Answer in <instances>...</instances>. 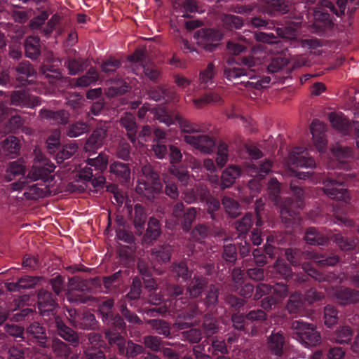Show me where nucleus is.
<instances>
[{"label":"nucleus","mask_w":359,"mask_h":359,"mask_svg":"<svg viewBox=\"0 0 359 359\" xmlns=\"http://www.w3.org/2000/svg\"><path fill=\"white\" fill-rule=\"evenodd\" d=\"M34 155L33 165L27 177L11 184V189L13 191L25 189L24 194L28 198H41L47 194L48 189L46 184L36 183L29 185L28 183L44 180L49 173L53 172L55 168L40 151L35 150Z\"/></svg>","instance_id":"obj_1"},{"label":"nucleus","mask_w":359,"mask_h":359,"mask_svg":"<svg viewBox=\"0 0 359 359\" xmlns=\"http://www.w3.org/2000/svg\"><path fill=\"white\" fill-rule=\"evenodd\" d=\"M312 175L313 172L311 171L298 172L296 175L297 178L290 182V189L296 198H286L280 210L281 221L287 227L294 224V221L299 214V209H302L304 205V191L301 187L299 180H306Z\"/></svg>","instance_id":"obj_2"},{"label":"nucleus","mask_w":359,"mask_h":359,"mask_svg":"<svg viewBox=\"0 0 359 359\" xmlns=\"http://www.w3.org/2000/svg\"><path fill=\"white\" fill-rule=\"evenodd\" d=\"M285 256L293 266H302L303 272L297 273L295 281L304 283L309 281L310 278L318 282L329 280V277L327 275L318 271L306 261L309 256L306 252L299 248H288L285 250Z\"/></svg>","instance_id":"obj_3"},{"label":"nucleus","mask_w":359,"mask_h":359,"mask_svg":"<svg viewBox=\"0 0 359 359\" xmlns=\"http://www.w3.org/2000/svg\"><path fill=\"white\" fill-rule=\"evenodd\" d=\"M355 177L353 173L329 172L322 180L323 191L332 199L346 202L349 199L346 187Z\"/></svg>","instance_id":"obj_4"},{"label":"nucleus","mask_w":359,"mask_h":359,"mask_svg":"<svg viewBox=\"0 0 359 359\" xmlns=\"http://www.w3.org/2000/svg\"><path fill=\"white\" fill-rule=\"evenodd\" d=\"M251 24L253 27L258 29H274V33H264V32H256L250 31H245L244 35L242 36V39L247 43V44H251L254 39L257 41H260L267 43H276L277 36L286 37L284 28L276 27L273 21L266 20L261 17H253L251 18Z\"/></svg>","instance_id":"obj_5"},{"label":"nucleus","mask_w":359,"mask_h":359,"mask_svg":"<svg viewBox=\"0 0 359 359\" xmlns=\"http://www.w3.org/2000/svg\"><path fill=\"white\" fill-rule=\"evenodd\" d=\"M203 278V292H206L203 304L206 306L207 313L203 315V337H210L216 333L218 329L216 318L214 316L215 306L218 301L219 288L217 285H210L205 287Z\"/></svg>","instance_id":"obj_6"},{"label":"nucleus","mask_w":359,"mask_h":359,"mask_svg":"<svg viewBox=\"0 0 359 359\" xmlns=\"http://www.w3.org/2000/svg\"><path fill=\"white\" fill-rule=\"evenodd\" d=\"M291 335L304 347L316 346L321 341L320 332L314 325L302 320H295L290 323Z\"/></svg>","instance_id":"obj_7"},{"label":"nucleus","mask_w":359,"mask_h":359,"mask_svg":"<svg viewBox=\"0 0 359 359\" xmlns=\"http://www.w3.org/2000/svg\"><path fill=\"white\" fill-rule=\"evenodd\" d=\"M142 172L144 178L138 180L136 191L150 200L160 192L162 186L158 175L153 172L151 165H144Z\"/></svg>","instance_id":"obj_8"},{"label":"nucleus","mask_w":359,"mask_h":359,"mask_svg":"<svg viewBox=\"0 0 359 359\" xmlns=\"http://www.w3.org/2000/svg\"><path fill=\"white\" fill-rule=\"evenodd\" d=\"M241 63L246 67H233L226 69L224 70V75L228 80L236 79L243 76H248L250 79L254 78L255 69L253 67L255 66V60L252 57H243L241 59Z\"/></svg>","instance_id":"obj_9"},{"label":"nucleus","mask_w":359,"mask_h":359,"mask_svg":"<svg viewBox=\"0 0 359 359\" xmlns=\"http://www.w3.org/2000/svg\"><path fill=\"white\" fill-rule=\"evenodd\" d=\"M288 163L297 167L306 168L316 167L315 160L309 156L307 149L303 147L294 148L290 153Z\"/></svg>","instance_id":"obj_10"},{"label":"nucleus","mask_w":359,"mask_h":359,"mask_svg":"<svg viewBox=\"0 0 359 359\" xmlns=\"http://www.w3.org/2000/svg\"><path fill=\"white\" fill-rule=\"evenodd\" d=\"M313 143L319 151H322L327 146L325 135L326 126L321 121L314 119L310 126Z\"/></svg>","instance_id":"obj_11"},{"label":"nucleus","mask_w":359,"mask_h":359,"mask_svg":"<svg viewBox=\"0 0 359 359\" xmlns=\"http://www.w3.org/2000/svg\"><path fill=\"white\" fill-rule=\"evenodd\" d=\"M262 8L269 15L276 16L289 12L290 4L288 0H262Z\"/></svg>","instance_id":"obj_12"},{"label":"nucleus","mask_w":359,"mask_h":359,"mask_svg":"<svg viewBox=\"0 0 359 359\" xmlns=\"http://www.w3.org/2000/svg\"><path fill=\"white\" fill-rule=\"evenodd\" d=\"M203 203H205V208L203 210V219L210 218L212 221L217 222L220 217V202L217 198L208 196L204 188Z\"/></svg>","instance_id":"obj_13"},{"label":"nucleus","mask_w":359,"mask_h":359,"mask_svg":"<svg viewBox=\"0 0 359 359\" xmlns=\"http://www.w3.org/2000/svg\"><path fill=\"white\" fill-rule=\"evenodd\" d=\"M285 344V337L282 331H273L267 338V347L269 351L278 358L283 356Z\"/></svg>","instance_id":"obj_14"},{"label":"nucleus","mask_w":359,"mask_h":359,"mask_svg":"<svg viewBox=\"0 0 359 359\" xmlns=\"http://www.w3.org/2000/svg\"><path fill=\"white\" fill-rule=\"evenodd\" d=\"M222 36L223 34L218 29H203V50L213 52Z\"/></svg>","instance_id":"obj_15"},{"label":"nucleus","mask_w":359,"mask_h":359,"mask_svg":"<svg viewBox=\"0 0 359 359\" xmlns=\"http://www.w3.org/2000/svg\"><path fill=\"white\" fill-rule=\"evenodd\" d=\"M329 120L334 128L348 134L352 130H354L353 123L356 121L351 123L342 114L332 112L329 114Z\"/></svg>","instance_id":"obj_16"},{"label":"nucleus","mask_w":359,"mask_h":359,"mask_svg":"<svg viewBox=\"0 0 359 359\" xmlns=\"http://www.w3.org/2000/svg\"><path fill=\"white\" fill-rule=\"evenodd\" d=\"M182 131L185 133L184 139L185 142L192 147L201 150V135L199 131L194 130L189 123L184 122L181 125Z\"/></svg>","instance_id":"obj_17"},{"label":"nucleus","mask_w":359,"mask_h":359,"mask_svg":"<svg viewBox=\"0 0 359 359\" xmlns=\"http://www.w3.org/2000/svg\"><path fill=\"white\" fill-rule=\"evenodd\" d=\"M334 296L342 305L356 303L359 301V291L348 287H339L336 290Z\"/></svg>","instance_id":"obj_18"},{"label":"nucleus","mask_w":359,"mask_h":359,"mask_svg":"<svg viewBox=\"0 0 359 359\" xmlns=\"http://www.w3.org/2000/svg\"><path fill=\"white\" fill-rule=\"evenodd\" d=\"M272 273L279 278H282L286 282L293 279L295 281L297 273L292 271L290 266L286 262L281 259H278L273 264Z\"/></svg>","instance_id":"obj_19"},{"label":"nucleus","mask_w":359,"mask_h":359,"mask_svg":"<svg viewBox=\"0 0 359 359\" xmlns=\"http://www.w3.org/2000/svg\"><path fill=\"white\" fill-rule=\"evenodd\" d=\"M272 168V162L269 159L252 162L248 165V172L254 177H259L263 179Z\"/></svg>","instance_id":"obj_20"},{"label":"nucleus","mask_w":359,"mask_h":359,"mask_svg":"<svg viewBox=\"0 0 359 359\" xmlns=\"http://www.w3.org/2000/svg\"><path fill=\"white\" fill-rule=\"evenodd\" d=\"M241 169L238 165H230L227 167L221 176V189H225L233 185L236 178L241 174Z\"/></svg>","instance_id":"obj_21"},{"label":"nucleus","mask_w":359,"mask_h":359,"mask_svg":"<svg viewBox=\"0 0 359 359\" xmlns=\"http://www.w3.org/2000/svg\"><path fill=\"white\" fill-rule=\"evenodd\" d=\"M304 240L306 243L312 245H325L327 244L329 237L314 227L307 229Z\"/></svg>","instance_id":"obj_22"},{"label":"nucleus","mask_w":359,"mask_h":359,"mask_svg":"<svg viewBox=\"0 0 359 359\" xmlns=\"http://www.w3.org/2000/svg\"><path fill=\"white\" fill-rule=\"evenodd\" d=\"M105 135V128H100L95 130L88 139L85 145V149L87 151H90L100 148L104 144Z\"/></svg>","instance_id":"obj_23"},{"label":"nucleus","mask_w":359,"mask_h":359,"mask_svg":"<svg viewBox=\"0 0 359 359\" xmlns=\"http://www.w3.org/2000/svg\"><path fill=\"white\" fill-rule=\"evenodd\" d=\"M25 171V165L22 160H18L9 163L5 175L7 182L12 181L15 177L23 175Z\"/></svg>","instance_id":"obj_24"},{"label":"nucleus","mask_w":359,"mask_h":359,"mask_svg":"<svg viewBox=\"0 0 359 359\" xmlns=\"http://www.w3.org/2000/svg\"><path fill=\"white\" fill-rule=\"evenodd\" d=\"M331 238L343 251H351L356 247V242L354 239L341 233H334Z\"/></svg>","instance_id":"obj_25"},{"label":"nucleus","mask_w":359,"mask_h":359,"mask_svg":"<svg viewBox=\"0 0 359 359\" xmlns=\"http://www.w3.org/2000/svg\"><path fill=\"white\" fill-rule=\"evenodd\" d=\"M304 308V302L299 293L292 294L287 301L286 309L290 313L296 314Z\"/></svg>","instance_id":"obj_26"},{"label":"nucleus","mask_w":359,"mask_h":359,"mask_svg":"<svg viewBox=\"0 0 359 359\" xmlns=\"http://www.w3.org/2000/svg\"><path fill=\"white\" fill-rule=\"evenodd\" d=\"M39 309L43 315L52 311L55 306V302L48 292L42 291L39 294Z\"/></svg>","instance_id":"obj_27"},{"label":"nucleus","mask_w":359,"mask_h":359,"mask_svg":"<svg viewBox=\"0 0 359 359\" xmlns=\"http://www.w3.org/2000/svg\"><path fill=\"white\" fill-rule=\"evenodd\" d=\"M222 258L227 265H233L238 258V248L235 244L224 245Z\"/></svg>","instance_id":"obj_28"},{"label":"nucleus","mask_w":359,"mask_h":359,"mask_svg":"<svg viewBox=\"0 0 359 359\" xmlns=\"http://www.w3.org/2000/svg\"><path fill=\"white\" fill-rule=\"evenodd\" d=\"M253 217L254 215L252 213L247 212L241 219L235 222V228L239 232L241 236L245 235L251 229Z\"/></svg>","instance_id":"obj_29"},{"label":"nucleus","mask_w":359,"mask_h":359,"mask_svg":"<svg viewBox=\"0 0 359 359\" xmlns=\"http://www.w3.org/2000/svg\"><path fill=\"white\" fill-rule=\"evenodd\" d=\"M353 336V331L348 326H342L337 330L333 334V339L339 344H348L351 342Z\"/></svg>","instance_id":"obj_30"},{"label":"nucleus","mask_w":359,"mask_h":359,"mask_svg":"<svg viewBox=\"0 0 359 359\" xmlns=\"http://www.w3.org/2000/svg\"><path fill=\"white\" fill-rule=\"evenodd\" d=\"M332 153L341 167H345L352 158L351 149L348 147H337L332 149Z\"/></svg>","instance_id":"obj_31"},{"label":"nucleus","mask_w":359,"mask_h":359,"mask_svg":"<svg viewBox=\"0 0 359 359\" xmlns=\"http://www.w3.org/2000/svg\"><path fill=\"white\" fill-rule=\"evenodd\" d=\"M222 205L230 217L234 218L240 215L241 208L236 200L229 196H224L222 198Z\"/></svg>","instance_id":"obj_32"},{"label":"nucleus","mask_w":359,"mask_h":359,"mask_svg":"<svg viewBox=\"0 0 359 359\" xmlns=\"http://www.w3.org/2000/svg\"><path fill=\"white\" fill-rule=\"evenodd\" d=\"M25 48L28 57L36 58L39 54V39L36 36L29 37L25 42Z\"/></svg>","instance_id":"obj_33"},{"label":"nucleus","mask_w":359,"mask_h":359,"mask_svg":"<svg viewBox=\"0 0 359 359\" xmlns=\"http://www.w3.org/2000/svg\"><path fill=\"white\" fill-rule=\"evenodd\" d=\"M324 323L327 327H331L338 321V311L332 305L324 308Z\"/></svg>","instance_id":"obj_34"},{"label":"nucleus","mask_w":359,"mask_h":359,"mask_svg":"<svg viewBox=\"0 0 359 359\" xmlns=\"http://www.w3.org/2000/svg\"><path fill=\"white\" fill-rule=\"evenodd\" d=\"M121 124L127 130L130 139L133 144L137 147V144L133 139V135L136 132V124L134 121L133 116L130 114H126L125 116L121 118Z\"/></svg>","instance_id":"obj_35"},{"label":"nucleus","mask_w":359,"mask_h":359,"mask_svg":"<svg viewBox=\"0 0 359 359\" xmlns=\"http://www.w3.org/2000/svg\"><path fill=\"white\" fill-rule=\"evenodd\" d=\"M242 36H243L239 38L240 41H236L233 40L228 41L226 44V49L230 54L238 55L246 51L248 46L250 44H247V43L242 39Z\"/></svg>","instance_id":"obj_36"},{"label":"nucleus","mask_w":359,"mask_h":359,"mask_svg":"<svg viewBox=\"0 0 359 359\" xmlns=\"http://www.w3.org/2000/svg\"><path fill=\"white\" fill-rule=\"evenodd\" d=\"M87 164L98 172H102L107 168L108 157L104 154H100L96 158H88Z\"/></svg>","instance_id":"obj_37"},{"label":"nucleus","mask_w":359,"mask_h":359,"mask_svg":"<svg viewBox=\"0 0 359 359\" xmlns=\"http://www.w3.org/2000/svg\"><path fill=\"white\" fill-rule=\"evenodd\" d=\"M111 172L116 175L120 179L127 180L129 179L130 175V170L127 165L115 162L110 165Z\"/></svg>","instance_id":"obj_38"},{"label":"nucleus","mask_w":359,"mask_h":359,"mask_svg":"<svg viewBox=\"0 0 359 359\" xmlns=\"http://www.w3.org/2000/svg\"><path fill=\"white\" fill-rule=\"evenodd\" d=\"M225 302L234 313L240 312L243 310L246 304L245 299H241L231 294L226 296Z\"/></svg>","instance_id":"obj_39"},{"label":"nucleus","mask_w":359,"mask_h":359,"mask_svg":"<svg viewBox=\"0 0 359 359\" xmlns=\"http://www.w3.org/2000/svg\"><path fill=\"white\" fill-rule=\"evenodd\" d=\"M224 26L229 30L240 29L243 25V19L234 15H225L222 18Z\"/></svg>","instance_id":"obj_40"},{"label":"nucleus","mask_w":359,"mask_h":359,"mask_svg":"<svg viewBox=\"0 0 359 359\" xmlns=\"http://www.w3.org/2000/svg\"><path fill=\"white\" fill-rule=\"evenodd\" d=\"M270 294L280 302L288 294V287L286 283H277L273 285H271Z\"/></svg>","instance_id":"obj_41"},{"label":"nucleus","mask_w":359,"mask_h":359,"mask_svg":"<svg viewBox=\"0 0 359 359\" xmlns=\"http://www.w3.org/2000/svg\"><path fill=\"white\" fill-rule=\"evenodd\" d=\"M2 148L6 155L17 153L20 149L18 140L13 137H8L2 143Z\"/></svg>","instance_id":"obj_42"},{"label":"nucleus","mask_w":359,"mask_h":359,"mask_svg":"<svg viewBox=\"0 0 359 359\" xmlns=\"http://www.w3.org/2000/svg\"><path fill=\"white\" fill-rule=\"evenodd\" d=\"M35 284V281L30 277L22 278L18 283H8L6 287L9 291H18L21 288L31 287Z\"/></svg>","instance_id":"obj_43"},{"label":"nucleus","mask_w":359,"mask_h":359,"mask_svg":"<svg viewBox=\"0 0 359 359\" xmlns=\"http://www.w3.org/2000/svg\"><path fill=\"white\" fill-rule=\"evenodd\" d=\"M98 79L99 76L97 72L94 69H90L85 76L79 78L76 81V85L81 87H86L94 83Z\"/></svg>","instance_id":"obj_44"},{"label":"nucleus","mask_w":359,"mask_h":359,"mask_svg":"<svg viewBox=\"0 0 359 359\" xmlns=\"http://www.w3.org/2000/svg\"><path fill=\"white\" fill-rule=\"evenodd\" d=\"M228 161V146L224 142H220L217 147L216 164L219 168H223Z\"/></svg>","instance_id":"obj_45"},{"label":"nucleus","mask_w":359,"mask_h":359,"mask_svg":"<svg viewBox=\"0 0 359 359\" xmlns=\"http://www.w3.org/2000/svg\"><path fill=\"white\" fill-rule=\"evenodd\" d=\"M59 334L65 340L70 342H76L78 337L69 327L64 325L62 323L57 322Z\"/></svg>","instance_id":"obj_46"},{"label":"nucleus","mask_w":359,"mask_h":359,"mask_svg":"<svg viewBox=\"0 0 359 359\" xmlns=\"http://www.w3.org/2000/svg\"><path fill=\"white\" fill-rule=\"evenodd\" d=\"M339 261L338 255L333 252H325L322 254L320 257L316 260L320 266H334Z\"/></svg>","instance_id":"obj_47"},{"label":"nucleus","mask_w":359,"mask_h":359,"mask_svg":"<svg viewBox=\"0 0 359 359\" xmlns=\"http://www.w3.org/2000/svg\"><path fill=\"white\" fill-rule=\"evenodd\" d=\"M210 341L211 344L208 349L209 353H212L214 355H217L218 353L224 354L227 352V348L224 341L219 340L217 339H212Z\"/></svg>","instance_id":"obj_48"},{"label":"nucleus","mask_w":359,"mask_h":359,"mask_svg":"<svg viewBox=\"0 0 359 359\" xmlns=\"http://www.w3.org/2000/svg\"><path fill=\"white\" fill-rule=\"evenodd\" d=\"M245 318L251 322H262L267 318L266 312L260 309L250 311L246 315Z\"/></svg>","instance_id":"obj_49"},{"label":"nucleus","mask_w":359,"mask_h":359,"mask_svg":"<svg viewBox=\"0 0 359 359\" xmlns=\"http://www.w3.org/2000/svg\"><path fill=\"white\" fill-rule=\"evenodd\" d=\"M151 113L154 116L159 120L161 122L165 123L167 126H170L173 123L172 117L167 114L165 109L162 107L158 109H153Z\"/></svg>","instance_id":"obj_50"},{"label":"nucleus","mask_w":359,"mask_h":359,"mask_svg":"<svg viewBox=\"0 0 359 359\" xmlns=\"http://www.w3.org/2000/svg\"><path fill=\"white\" fill-rule=\"evenodd\" d=\"M88 130V126L83 123H76L69 126L67 135L71 137H78Z\"/></svg>","instance_id":"obj_51"},{"label":"nucleus","mask_w":359,"mask_h":359,"mask_svg":"<svg viewBox=\"0 0 359 359\" xmlns=\"http://www.w3.org/2000/svg\"><path fill=\"white\" fill-rule=\"evenodd\" d=\"M254 78L255 79H253L256 80L255 81H246V87L261 89L266 88L271 82V78L269 76H264L262 79H257V78L254 76ZM242 82L245 83V81H243Z\"/></svg>","instance_id":"obj_52"},{"label":"nucleus","mask_w":359,"mask_h":359,"mask_svg":"<svg viewBox=\"0 0 359 359\" xmlns=\"http://www.w3.org/2000/svg\"><path fill=\"white\" fill-rule=\"evenodd\" d=\"M222 102V98L217 93L210 90H203V104H221Z\"/></svg>","instance_id":"obj_53"},{"label":"nucleus","mask_w":359,"mask_h":359,"mask_svg":"<svg viewBox=\"0 0 359 359\" xmlns=\"http://www.w3.org/2000/svg\"><path fill=\"white\" fill-rule=\"evenodd\" d=\"M193 43H196V47L191 46L188 41H184V48L189 52H196L197 53L199 52L202 47V36L201 34V31L198 30L195 32L193 36Z\"/></svg>","instance_id":"obj_54"},{"label":"nucleus","mask_w":359,"mask_h":359,"mask_svg":"<svg viewBox=\"0 0 359 359\" xmlns=\"http://www.w3.org/2000/svg\"><path fill=\"white\" fill-rule=\"evenodd\" d=\"M151 327L160 334L168 336L170 334V329L168 324L161 320L155 319L149 321Z\"/></svg>","instance_id":"obj_55"},{"label":"nucleus","mask_w":359,"mask_h":359,"mask_svg":"<svg viewBox=\"0 0 359 359\" xmlns=\"http://www.w3.org/2000/svg\"><path fill=\"white\" fill-rule=\"evenodd\" d=\"M252 255L257 266H263L268 262L266 255L263 248H257L252 251Z\"/></svg>","instance_id":"obj_56"},{"label":"nucleus","mask_w":359,"mask_h":359,"mask_svg":"<svg viewBox=\"0 0 359 359\" xmlns=\"http://www.w3.org/2000/svg\"><path fill=\"white\" fill-rule=\"evenodd\" d=\"M245 316L240 312L233 313L231 316L233 326L238 330L243 331L245 326Z\"/></svg>","instance_id":"obj_57"},{"label":"nucleus","mask_w":359,"mask_h":359,"mask_svg":"<svg viewBox=\"0 0 359 359\" xmlns=\"http://www.w3.org/2000/svg\"><path fill=\"white\" fill-rule=\"evenodd\" d=\"M324 297L322 292L317 291L315 288L307 290L304 294V301L311 304L315 302L320 301Z\"/></svg>","instance_id":"obj_58"},{"label":"nucleus","mask_w":359,"mask_h":359,"mask_svg":"<svg viewBox=\"0 0 359 359\" xmlns=\"http://www.w3.org/2000/svg\"><path fill=\"white\" fill-rule=\"evenodd\" d=\"M304 22V15L302 13H294L290 14V20L288 21V27L293 30L299 28Z\"/></svg>","instance_id":"obj_59"},{"label":"nucleus","mask_w":359,"mask_h":359,"mask_svg":"<svg viewBox=\"0 0 359 359\" xmlns=\"http://www.w3.org/2000/svg\"><path fill=\"white\" fill-rule=\"evenodd\" d=\"M110 344H116L121 353H123L125 342L123 339L117 333L109 332L106 333Z\"/></svg>","instance_id":"obj_60"},{"label":"nucleus","mask_w":359,"mask_h":359,"mask_svg":"<svg viewBox=\"0 0 359 359\" xmlns=\"http://www.w3.org/2000/svg\"><path fill=\"white\" fill-rule=\"evenodd\" d=\"M148 236L154 239L160 234L158 221L156 219L151 218L148 223Z\"/></svg>","instance_id":"obj_61"},{"label":"nucleus","mask_w":359,"mask_h":359,"mask_svg":"<svg viewBox=\"0 0 359 359\" xmlns=\"http://www.w3.org/2000/svg\"><path fill=\"white\" fill-rule=\"evenodd\" d=\"M269 192L274 200H277L280 192V184L276 178L272 177L269 182Z\"/></svg>","instance_id":"obj_62"},{"label":"nucleus","mask_w":359,"mask_h":359,"mask_svg":"<svg viewBox=\"0 0 359 359\" xmlns=\"http://www.w3.org/2000/svg\"><path fill=\"white\" fill-rule=\"evenodd\" d=\"M53 348L55 352L60 356L67 357L69 354V348L65 344L60 340L56 339L53 341Z\"/></svg>","instance_id":"obj_63"},{"label":"nucleus","mask_w":359,"mask_h":359,"mask_svg":"<svg viewBox=\"0 0 359 359\" xmlns=\"http://www.w3.org/2000/svg\"><path fill=\"white\" fill-rule=\"evenodd\" d=\"M231 278L233 282L238 285H242L244 283L245 273L241 268L235 267L232 269Z\"/></svg>","instance_id":"obj_64"}]
</instances>
